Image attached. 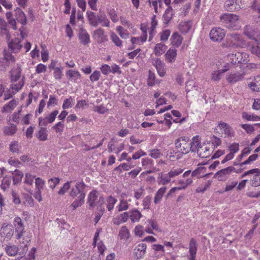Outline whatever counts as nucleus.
<instances>
[{
	"mask_svg": "<svg viewBox=\"0 0 260 260\" xmlns=\"http://www.w3.org/2000/svg\"><path fill=\"white\" fill-rule=\"evenodd\" d=\"M167 155L169 156V158L171 160L178 159L180 158L178 153L175 152V151L173 149H170L168 150Z\"/></svg>",
	"mask_w": 260,
	"mask_h": 260,
	"instance_id": "58",
	"label": "nucleus"
},
{
	"mask_svg": "<svg viewBox=\"0 0 260 260\" xmlns=\"http://www.w3.org/2000/svg\"><path fill=\"white\" fill-rule=\"evenodd\" d=\"M110 20L107 18L104 12L100 11V18H99V24L103 27H109L110 26Z\"/></svg>",
	"mask_w": 260,
	"mask_h": 260,
	"instance_id": "29",
	"label": "nucleus"
},
{
	"mask_svg": "<svg viewBox=\"0 0 260 260\" xmlns=\"http://www.w3.org/2000/svg\"><path fill=\"white\" fill-rule=\"evenodd\" d=\"M47 130L46 128L41 127L36 135L37 137L40 141H45L47 139Z\"/></svg>",
	"mask_w": 260,
	"mask_h": 260,
	"instance_id": "42",
	"label": "nucleus"
},
{
	"mask_svg": "<svg viewBox=\"0 0 260 260\" xmlns=\"http://www.w3.org/2000/svg\"><path fill=\"white\" fill-rule=\"evenodd\" d=\"M248 87L253 91H260V75L255 77L253 80L248 84Z\"/></svg>",
	"mask_w": 260,
	"mask_h": 260,
	"instance_id": "25",
	"label": "nucleus"
},
{
	"mask_svg": "<svg viewBox=\"0 0 260 260\" xmlns=\"http://www.w3.org/2000/svg\"><path fill=\"white\" fill-rule=\"evenodd\" d=\"M11 183V177L6 176V177H4V178L3 179V180L2 181V184H1L2 188L4 189H6L8 187H9Z\"/></svg>",
	"mask_w": 260,
	"mask_h": 260,
	"instance_id": "54",
	"label": "nucleus"
},
{
	"mask_svg": "<svg viewBox=\"0 0 260 260\" xmlns=\"http://www.w3.org/2000/svg\"><path fill=\"white\" fill-rule=\"evenodd\" d=\"M13 227L7 225L3 226L1 229V235L8 240H10L13 236L18 241L20 244L23 246V250H27V247L31 240V235L25 231L24 225L22 219L19 217H16L13 221Z\"/></svg>",
	"mask_w": 260,
	"mask_h": 260,
	"instance_id": "1",
	"label": "nucleus"
},
{
	"mask_svg": "<svg viewBox=\"0 0 260 260\" xmlns=\"http://www.w3.org/2000/svg\"><path fill=\"white\" fill-rule=\"evenodd\" d=\"M189 249L190 254L189 260L196 259L197 251V244L196 240L193 238H191L190 240Z\"/></svg>",
	"mask_w": 260,
	"mask_h": 260,
	"instance_id": "17",
	"label": "nucleus"
},
{
	"mask_svg": "<svg viewBox=\"0 0 260 260\" xmlns=\"http://www.w3.org/2000/svg\"><path fill=\"white\" fill-rule=\"evenodd\" d=\"M17 105L16 101L12 100L8 104L5 105L3 109V112H11Z\"/></svg>",
	"mask_w": 260,
	"mask_h": 260,
	"instance_id": "43",
	"label": "nucleus"
},
{
	"mask_svg": "<svg viewBox=\"0 0 260 260\" xmlns=\"http://www.w3.org/2000/svg\"><path fill=\"white\" fill-rule=\"evenodd\" d=\"M154 65L155 67L158 74L160 77H164L166 73L165 64L159 59H157L155 61Z\"/></svg>",
	"mask_w": 260,
	"mask_h": 260,
	"instance_id": "23",
	"label": "nucleus"
},
{
	"mask_svg": "<svg viewBox=\"0 0 260 260\" xmlns=\"http://www.w3.org/2000/svg\"><path fill=\"white\" fill-rule=\"evenodd\" d=\"M158 179L159 184L165 185L170 182L171 177H170L169 173L164 174L162 173H160L159 174Z\"/></svg>",
	"mask_w": 260,
	"mask_h": 260,
	"instance_id": "39",
	"label": "nucleus"
},
{
	"mask_svg": "<svg viewBox=\"0 0 260 260\" xmlns=\"http://www.w3.org/2000/svg\"><path fill=\"white\" fill-rule=\"evenodd\" d=\"M15 13L16 19L17 21L20 22L23 25H25L27 21L26 17L22 10L19 8H17L15 10Z\"/></svg>",
	"mask_w": 260,
	"mask_h": 260,
	"instance_id": "20",
	"label": "nucleus"
},
{
	"mask_svg": "<svg viewBox=\"0 0 260 260\" xmlns=\"http://www.w3.org/2000/svg\"><path fill=\"white\" fill-rule=\"evenodd\" d=\"M6 17L9 24L12 25L14 29H16V19L13 17L11 12H7L6 14Z\"/></svg>",
	"mask_w": 260,
	"mask_h": 260,
	"instance_id": "44",
	"label": "nucleus"
},
{
	"mask_svg": "<svg viewBox=\"0 0 260 260\" xmlns=\"http://www.w3.org/2000/svg\"><path fill=\"white\" fill-rule=\"evenodd\" d=\"M9 48L14 53H17L22 47L21 41L18 38L13 39L8 44Z\"/></svg>",
	"mask_w": 260,
	"mask_h": 260,
	"instance_id": "16",
	"label": "nucleus"
},
{
	"mask_svg": "<svg viewBox=\"0 0 260 260\" xmlns=\"http://www.w3.org/2000/svg\"><path fill=\"white\" fill-rule=\"evenodd\" d=\"M11 81L12 83L11 88L15 89L16 91L20 90L24 85L23 81H19L18 83H15L20 78L21 74V69L19 66L17 65L16 68H13L10 72Z\"/></svg>",
	"mask_w": 260,
	"mask_h": 260,
	"instance_id": "4",
	"label": "nucleus"
},
{
	"mask_svg": "<svg viewBox=\"0 0 260 260\" xmlns=\"http://www.w3.org/2000/svg\"><path fill=\"white\" fill-rule=\"evenodd\" d=\"M250 184L252 186L256 187L260 185V176L255 175L250 180Z\"/></svg>",
	"mask_w": 260,
	"mask_h": 260,
	"instance_id": "60",
	"label": "nucleus"
},
{
	"mask_svg": "<svg viewBox=\"0 0 260 260\" xmlns=\"http://www.w3.org/2000/svg\"><path fill=\"white\" fill-rule=\"evenodd\" d=\"M244 34L254 41L256 40L255 39V36H257L256 32H255V30L250 25H246L244 27Z\"/></svg>",
	"mask_w": 260,
	"mask_h": 260,
	"instance_id": "26",
	"label": "nucleus"
},
{
	"mask_svg": "<svg viewBox=\"0 0 260 260\" xmlns=\"http://www.w3.org/2000/svg\"><path fill=\"white\" fill-rule=\"evenodd\" d=\"M10 150L12 152H19L20 149L18 143L16 141H13L10 144Z\"/></svg>",
	"mask_w": 260,
	"mask_h": 260,
	"instance_id": "64",
	"label": "nucleus"
},
{
	"mask_svg": "<svg viewBox=\"0 0 260 260\" xmlns=\"http://www.w3.org/2000/svg\"><path fill=\"white\" fill-rule=\"evenodd\" d=\"M86 184L83 181H78L75 184V188L78 190L79 196L83 195V197H85L86 192L85 191V188Z\"/></svg>",
	"mask_w": 260,
	"mask_h": 260,
	"instance_id": "40",
	"label": "nucleus"
},
{
	"mask_svg": "<svg viewBox=\"0 0 260 260\" xmlns=\"http://www.w3.org/2000/svg\"><path fill=\"white\" fill-rule=\"evenodd\" d=\"M241 169L240 171H236L234 167L230 166L226 168L222 169L217 172L214 175L215 178H217L218 180L223 181L225 180L226 178L233 172L239 173L243 170Z\"/></svg>",
	"mask_w": 260,
	"mask_h": 260,
	"instance_id": "7",
	"label": "nucleus"
},
{
	"mask_svg": "<svg viewBox=\"0 0 260 260\" xmlns=\"http://www.w3.org/2000/svg\"><path fill=\"white\" fill-rule=\"evenodd\" d=\"M35 185L36 189L41 190L44 186L45 181L41 178H37L36 179Z\"/></svg>",
	"mask_w": 260,
	"mask_h": 260,
	"instance_id": "57",
	"label": "nucleus"
},
{
	"mask_svg": "<svg viewBox=\"0 0 260 260\" xmlns=\"http://www.w3.org/2000/svg\"><path fill=\"white\" fill-rule=\"evenodd\" d=\"M151 202V197L150 196L146 197L143 200L142 205L144 209H149L150 205Z\"/></svg>",
	"mask_w": 260,
	"mask_h": 260,
	"instance_id": "61",
	"label": "nucleus"
},
{
	"mask_svg": "<svg viewBox=\"0 0 260 260\" xmlns=\"http://www.w3.org/2000/svg\"><path fill=\"white\" fill-rule=\"evenodd\" d=\"M177 55V50L175 48H170L166 54V59L170 62H174Z\"/></svg>",
	"mask_w": 260,
	"mask_h": 260,
	"instance_id": "30",
	"label": "nucleus"
},
{
	"mask_svg": "<svg viewBox=\"0 0 260 260\" xmlns=\"http://www.w3.org/2000/svg\"><path fill=\"white\" fill-rule=\"evenodd\" d=\"M87 203L90 207H94L97 205H102L105 203V199L103 196H101L96 190L91 191L87 198Z\"/></svg>",
	"mask_w": 260,
	"mask_h": 260,
	"instance_id": "5",
	"label": "nucleus"
},
{
	"mask_svg": "<svg viewBox=\"0 0 260 260\" xmlns=\"http://www.w3.org/2000/svg\"><path fill=\"white\" fill-rule=\"evenodd\" d=\"M17 131V127L16 125L11 124L10 126H5L4 128V133L5 135L13 136Z\"/></svg>",
	"mask_w": 260,
	"mask_h": 260,
	"instance_id": "37",
	"label": "nucleus"
},
{
	"mask_svg": "<svg viewBox=\"0 0 260 260\" xmlns=\"http://www.w3.org/2000/svg\"><path fill=\"white\" fill-rule=\"evenodd\" d=\"M85 197L82 194L77 197L71 205L73 210H75L77 207H81L84 203Z\"/></svg>",
	"mask_w": 260,
	"mask_h": 260,
	"instance_id": "32",
	"label": "nucleus"
},
{
	"mask_svg": "<svg viewBox=\"0 0 260 260\" xmlns=\"http://www.w3.org/2000/svg\"><path fill=\"white\" fill-rule=\"evenodd\" d=\"M192 25L191 21H182L179 25V29L182 33H187Z\"/></svg>",
	"mask_w": 260,
	"mask_h": 260,
	"instance_id": "34",
	"label": "nucleus"
},
{
	"mask_svg": "<svg viewBox=\"0 0 260 260\" xmlns=\"http://www.w3.org/2000/svg\"><path fill=\"white\" fill-rule=\"evenodd\" d=\"M170 41L173 45L178 47L182 43V37L178 32H174L171 36Z\"/></svg>",
	"mask_w": 260,
	"mask_h": 260,
	"instance_id": "28",
	"label": "nucleus"
},
{
	"mask_svg": "<svg viewBox=\"0 0 260 260\" xmlns=\"http://www.w3.org/2000/svg\"><path fill=\"white\" fill-rule=\"evenodd\" d=\"M218 127L224 133L225 137H232L234 136V130L231 127L229 124L223 122H220Z\"/></svg>",
	"mask_w": 260,
	"mask_h": 260,
	"instance_id": "15",
	"label": "nucleus"
},
{
	"mask_svg": "<svg viewBox=\"0 0 260 260\" xmlns=\"http://www.w3.org/2000/svg\"><path fill=\"white\" fill-rule=\"evenodd\" d=\"M164 47L165 45L162 43L156 44L154 50L155 54L156 56L162 54L165 51Z\"/></svg>",
	"mask_w": 260,
	"mask_h": 260,
	"instance_id": "46",
	"label": "nucleus"
},
{
	"mask_svg": "<svg viewBox=\"0 0 260 260\" xmlns=\"http://www.w3.org/2000/svg\"><path fill=\"white\" fill-rule=\"evenodd\" d=\"M72 181H68L65 183L63 186L58 190V194L59 195H63L70 189Z\"/></svg>",
	"mask_w": 260,
	"mask_h": 260,
	"instance_id": "53",
	"label": "nucleus"
},
{
	"mask_svg": "<svg viewBox=\"0 0 260 260\" xmlns=\"http://www.w3.org/2000/svg\"><path fill=\"white\" fill-rule=\"evenodd\" d=\"M211 185V182L208 181L205 183L199 186L197 189L196 191L197 192L203 193L209 186Z\"/></svg>",
	"mask_w": 260,
	"mask_h": 260,
	"instance_id": "56",
	"label": "nucleus"
},
{
	"mask_svg": "<svg viewBox=\"0 0 260 260\" xmlns=\"http://www.w3.org/2000/svg\"><path fill=\"white\" fill-rule=\"evenodd\" d=\"M56 133H62L64 129V124L62 121L57 122L52 127Z\"/></svg>",
	"mask_w": 260,
	"mask_h": 260,
	"instance_id": "63",
	"label": "nucleus"
},
{
	"mask_svg": "<svg viewBox=\"0 0 260 260\" xmlns=\"http://www.w3.org/2000/svg\"><path fill=\"white\" fill-rule=\"evenodd\" d=\"M105 202H106V207L108 210L111 211L113 209L115 204L117 202V200L112 196H110L107 197Z\"/></svg>",
	"mask_w": 260,
	"mask_h": 260,
	"instance_id": "35",
	"label": "nucleus"
},
{
	"mask_svg": "<svg viewBox=\"0 0 260 260\" xmlns=\"http://www.w3.org/2000/svg\"><path fill=\"white\" fill-rule=\"evenodd\" d=\"M116 31L122 39H126L129 37V34L127 30L124 29L121 26H119L116 27Z\"/></svg>",
	"mask_w": 260,
	"mask_h": 260,
	"instance_id": "50",
	"label": "nucleus"
},
{
	"mask_svg": "<svg viewBox=\"0 0 260 260\" xmlns=\"http://www.w3.org/2000/svg\"><path fill=\"white\" fill-rule=\"evenodd\" d=\"M66 76L69 80L77 82L78 80L81 79V74L76 70H70L66 72Z\"/></svg>",
	"mask_w": 260,
	"mask_h": 260,
	"instance_id": "21",
	"label": "nucleus"
},
{
	"mask_svg": "<svg viewBox=\"0 0 260 260\" xmlns=\"http://www.w3.org/2000/svg\"><path fill=\"white\" fill-rule=\"evenodd\" d=\"M5 251L7 255L10 256H15L18 253L19 248L14 244H9L5 247Z\"/></svg>",
	"mask_w": 260,
	"mask_h": 260,
	"instance_id": "24",
	"label": "nucleus"
},
{
	"mask_svg": "<svg viewBox=\"0 0 260 260\" xmlns=\"http://www.w3.org/2000/svg\"><path fill=\"white\" fill-rule=\"evenodd\" d=\"M197 152L199 156L202 158H206L210 154L209 148L206 146H202Z\"/></svg>",
	"mask_w": 260,
	"mask_h": 260,
	"instance_id": "36",
	"label": "nucleus"
},
{
	"mask_svg": "<svg viewBox=\"0 0 260 260\" xmlns=\"http://www.w3.org/2000/svg\"><path fill=\"white\" fill-rule=\"evenodd\" d=\"M63 69V67H59V68L55 69V70L53 71V75L56 80H60L61 79Z\"/></svg>",
	"mask_w": 260,
	"mask_h": 260,
	"instance_id": "52",
	"label": "nucleus"
},
{
	"mask_svg": "<svg viewBox=\"0 0 260 260\" xmlns=\"http://www.w3.org/2000/svg\"><path fill=\"white\" fill-rule=\"evenodd\" d=\"M242 117L243 119H245L248 121H256L260 120V117L254 114H249L246 112H243L242 113Z\"/></svg>",
	"mask_w": 260,
	"mask_h": 260,
	"instance_id": "41",
	"label": "nucleus"
},
{
	"mask_svg": "<svg viewBox=\"0 0 260 260\" xmlns=\"http://www.w3.org/2000/svg\"><path fill=\"white\" fill-rule=\"evenodd\" d=\"M173 10L171 7H169L165 11L162 16V19L164 23L168 24L172 18L173 15Z\"/></svg>",
	"mask_w": 260,
	"mask_h": 260,
	"instance_id": "31",
	"label": "nucleus"
},
{
	"mask_svg": "<svg viewBox=\"0 0 260 260\" xmlns=\"http://www.w3.org/2000/svg\"><path fill=\"white\" fill-rule=\"evenodd\" d=\"M110 38L116 46L119 47H121L122 46V41L119 38L115 33L112 32L110 34Z\"/></svg>",
	"mask_w": 260,
	"mask_h": 260,
	"instance_id": "47",
	"label": "nucleus"
},
{
	"mask_svg": "<svg viewBox=\"0 0 260 260\" xmlns=\"http://www.w3.org/2000/svg\"><path fill=\"white\" fill-rule=\"evenodd\" d=\"M129 205L127 202L123 199L120 200L119 204L117 206V208L118 211H122L126 210L128 209Z\"/></svg>",
	"mask_w": 260,
	"mask_h": 260,
	"instance_id": "48",
	"label": "nucleus"
},
{
	"mask_svg": "<svg viewBox=\"0 0 260 260\" xmlns=\"http://www.w3.org/2000/svg\"><path fill=\"white\" fill-rule=\"evenodd\" d=\"M251 52L260 58V43L255 40L250 48Z\"/></svg>",
	"mask_w": 260,
	"mask_h": 260,
	"instance_id": "38",
	"label": "nucleus"
},
{
	"mask_svg": "<svg viewBox=\"0 0 260 260\" xmlns=\"http://www.w3.org/2000/svg\"><path fill=\"white\" fill-rule=\"evenodd\" d=\"M119 236L121 239L127 240L129 237V232L126 226H122L119 233Z\"/></svg>",
	"mask_w": 260,
	"mask_h": 260,
	"instance_id": "45",
	"label": "nucleus"
},
{
	"mask_svg": "<svg viewBox=\"0 0 260 260\" xmlns=\"http://www.w3.org/2000/svg\"><path fill=\"white\" fill-rule=\"evenodd\" d=\"M78 37L80 43L84 45H87L90 42L89 34L82 27L80 28Z\"/></svg>",
	"mask_w": 260,
	"mask_h": 260,
	"instance_id": "14",
	"label": "nucleus"
},
{
	"mask_svg": "<svg viewBox=\"0 0 260 260\" xmlns=\"http://www.w3.org/2000/svg\"><path fill=\"white\" fill-rule=\"evenodd\" d=\"M220 20L223 26L229 29H239V16L234 14L223 13L220 16Z\"/></svg>",
	"mask_w": 260,
	"mask_h": 260,
	"instance_id": "2",
	"label": "nucleus"
},
{
	"mask_svg": "<svg viewBox=\"0 0 260 260\" xmlns=\"http://www.w3.org/2000/svg\"><path fill=\"white\" fill-rule=\"evenodd\" d=\"M190 144L188 137L178 138L175 142V147L182 154H186L190 151Z\"/></svg>",
	"mask_w": 260,
	"mask_h": 260,
	"instance_id": "6",
	"label": "nucleus"
},
{
	"mask_svg": "<svg viewBox=\"0 0 260 260\" xmlns=\"http://www.w3.org/2000/svg\"><path fill=\"white\" fill-rule=\"evenodd\" d=\"M224 8L225 10L235 12L240 9L239 0H224Z\"/></svg>",
	"mask_w": 260,
	"mask_h": 260,
	"instance_id": "12",
	"label": "nucleus"
},
{
	"mask_svg": "<svg viewBox=\"0 0 260 260\" xmlns=\"http://www.w3.org/2000/svg\"><path fill=\"white\" fill-rule=\"evenodd\" d=\"M167 187L166 186H162L160 187L156 192L154 198V203L155 204H159L166 192Z\"/></svg>",
	"mask_w": 260,
	"mask_h": 260,
	"instance_id": "27",
	"label": "nucleus"
},
{
	"mask_svg": "<svg viewBox=\"0 0 260 260\" xmlns=\"http://www.w3.org/2000/svg\"><path fill=\"white\" fill-rule=\"evenodd\" d=\"M73 101L71 97L64 100L62 106V109L66 110L71 108L73 105Z\"/></svg>",
	"mask_w": 260,
	"mask_h": 260,
	"instance_id": "59",
	"label": "nucleus"
},
{
	"mask_svg": "<svg viewBox=\"0 0 260 260\" xmlns=\"http://www.w3.org/2000/svg\"><path fill=\"white\" fill-rule=\"evenodd\" d=\"M128 213L129 214V217H130L133 222L139 221L142 217L141 213L137 209L132 210Z\"/></svg>",
	"mask_w": 260,
	"mask_h": 260,
	"instance_id": "33",
	"label": "nucleus"
},
{
	"mask_svg": "<svg viewBox=\"0 0 260 260\" xmlns=\"http://www.w3.org/2000/svg\"><path fill=\"white\" fill-rule=\"evenodd\" d=\"M129 217V214L127 212L120 214L112 219L113 224L119 225L123 222H126Z\"/></svg>",
	"mask_w": 260,
	"mask_h": 260,
	"instance_id": "19",
	"label": "nucleus"
},
{
	"mask_svg": "<svg viewBox=\"0 0 260 260\" xmlns=\"http://www.w3.org/2000/svg\"><path fill=\"white\" fill-rule=\"evenodd\" d=\"M190 144V151L191 152H196L201 147V139L199 136H194L192 138Z\"/></svg>",
	"mask_w": 260,
	"mask_h": 260,
	"instance_id": "22",
	"label": "nucleus"
},
{
	"mask_svg": "<svg viewBox=\"0 0 260 260\" xmlns=\"http://www.w3.org/2000/svg\"><path fill=\"white\" fill-rule=\"evenodd\" d=\"M245 45V42L240 34L234 32L227 35L226 42L224 44L226 47H243Z\"/></svg>",
	"mask_w": 260,
	"mask_h": 260,
	"instance_id": "3",
	"label": "nucleus"
},
{
	"mask_svg": "<svg viewBox=\"0 0 260 260\" xmlns=\"http://www.w3.org/2000/svg\"><path fill=\"white\" fill-rule=\"evenodd\" d=\"M147 245L144 243L139 244L134 249V256L136 259L143 258L146 252Z\"/></svg>",
	"mask_w": 260,
	"mask_h": 260,
	"instance_id": "11",
	"label": "nucleus"
},
{
	"mask_svg": "<svg viewBox=\"0 0 260 260\" xmlns=\"http://www.w3.org/2000/svg\"><path fill=\"white\" fill-rule=\"evenodd\" d=\"M59 182L60 179L58 178L54 177L49 179L48 180V184L51 189H54Z\"/></svg>",
	"mask_w": 260,
	"mask_h": 260,
	"instance_id": "55",
	"label": "nucleus"
},
{
	"mask_svg": "<svg viewBox=\"0 0 260 260\" xmlns=\"http://www.w3.org/2000/svg\"><path fill=\"white\" fill-rule=\"evenodd\" d=\"M236 59L237 60V63H245L246 61V56L247 54L245 53H241V52H236Z\"/></svg>",
	"mask_w": 260,
	"mask_h": 260,
	"instance_id": "51",
	"label": "nucleus"
},
{
	"mask_svg": "<svg viewBox=\"0 0 260 260\" xmlns=\"http://www.w3.org/2000/svg\"><path fill=\"white\" fill-rule=\"evenodd\" d=\"M86 15L89 24L94 27H97L99 25L100 11L95 13L91 11H87Z\"/></svg>",
	"mask_w": 260,
	"mask_h": 260,
	"instance_id": "13",
	"label": "nucleus"
},
{
	"mask_svg": "<svg viewBox=\"0 0 260 260\" xmlns=\"http://www.w3.org/2000/svg\"><path fill=\"white\" fill-rule=\"evenodd\" d=\"M224 36V30L219 27L213 28L210 32V39L213 41H221Z\"/></svg>",
	"mask_w": 260,
	"mask_h": 260,
	"instance_id": "10",
	"label": "nucleus"
},
{
	"mask_svg": "<svg viewBox=\"0 0 260 260\" xmlns=\"http://www.w3.org/2000/svg\"><path fill=\"white\" fill-rule=\"evenodd\" d=\"M222 74L223 72L221 70L213 71L211 76V80L214 81H219L221 79Z\"/></svg>",
	"mask_w": 260,
	"mask_h": 260,
	"instance_id": "49",
	"label": "nucleus"
},
{
	"mask_svg": "<svg viewBox=\"0 0 260 260\" xmlns=\"http://www.w3.org/2000/svg\"><path fill=\"white\" fill-rule=\"evenodd\" d=\"M15 57L10 53L5 52L4 56L0 58V70L5 71L11 64L14 63Z\"/></svg>",
	"mask_w": 260,
	"mask_h": 260,
	"instance_id": "9",
	"label": "nucleus"
},
{
	"mask_svg": "<svg viewBox=\"0 0 260 260\" xmlns=\"http://www.w3.org/2000/svg\"><path fill=\"white\" fill-rule=\"evenodd\" d=\"M245 74L244 72L232 71L226 75V80L230 84H235L237 82L242 81Z\"/></svg>",
	"mask_w": 260,
	"mask_h": 260,
	"instance_id": "8",
	"label": "nucleus"
},
{
	"mask_svg": "<svg viewBox=\"0 0 260 260\" xmlns=\"http://www.w3.org/2000/svg\"><path fill=\"white\" fill-rule=\"evenodd\" d=\"M93 38L99 43L107 41V36L105 35L104 30L101 28L96 29L93 32Z\"/></svg>",
	"mask_w": 260,
	"mask_h": 260,
	"instance_id": "18",
	"label": "nucleus"
},
{
	"mask_svg": "<svg viewBox=\"0 0 260 260\" xmlns=\"http://www.w3.org/2000/svg\"><path fill=\"white\" fill-rule=\"evenodd\" d=\"M152 249L159 254H163L165 252L164 246L160 244H153L152 246Z\"/></svg>",
	"mask_w": 260,
	"mask_h": 260,
	"instance_id": "62",
	"label": "nucleus"
}]
</instances>
